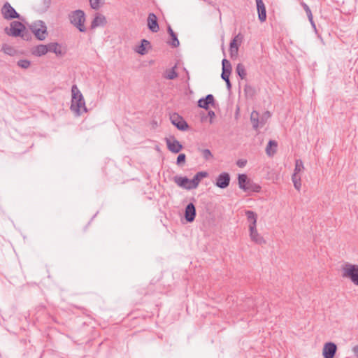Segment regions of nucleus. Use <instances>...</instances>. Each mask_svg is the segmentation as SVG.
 <instances>
[{"label": "nucleus", "instance_id": "obj_1", "mask_svg": "<svg viewBox=\"0 0 358 358\" xmlns=\"http://www.w3.org/2000/svg\"><path fill=\"white\" fill-rule=\"evenodd\" d=\"M71 110L76 112L78 115L82 114L81 109H83V112H87L84 97L76 85H73L71 87Z\"/></svg>", "mask_w": 358, "mask_h": 358}, {"label": "nucleus", "instance_id": "obj_2", "mask_svg": "<svg viewBox=\"0 0 358 358\" xmlns=\"http://www.w3.org/2000/svg\"><path fill=\"white\" fill-rule=\"evenodd\" d=\"M70 22L75 26L80 32H85L86 27L85 26V14L80 9L72 11L69 15Z\"/></svg>", "mask_w": 358, "mask_h": 358}, {"label": "nucleus", "instance_id": "obj_3", "mask_svg": "<svg viewBox=\"0 0 358 358\" xmlns=\"http://www.w3.org/2000/svg\"><path fill=\"white\" fill-rule=\"evenodd\" d=\"M343 278H347L358 286V265L345 264L343 267Z\"/></svg>", "mask_w": 358, "mask_h": 358}, {"label": "nucleus", "instance_id": "obj_4", "mask_svg": "<svg viewBox=\"0 0 358 358\" xmlns=\"http://www.w3.org/2000/svg\"><path fill=\"white\" fill-rule=\"evenodd\" d=\"M29 28L38 40L43 41L45 39L48 35L47 27L43 21H36L29 27Z\"/></svg>", "mask_w": 358, "mask_h": 358}, {"label": "nucleus", "instance_id": "obj_5", "mask_svg": "<svg viewBox=\"0 0 358 358\" xmlns=\"http://www.w3.org/2000/svg\"><path fill=\"white\" fill-rule=\"evenodd\" d=\"M10 28H5V32L8 35L13 37H17L22 35V32L25 31V26L19 21H13L10 24Z\"/></svg>", "mask_w": 358, "mask_h": 358}, {"label": "nucleus", "instance_id": "obj_6", "mask_svg": "<svg viewBox=\"0 0 358 358\" xmlns=\"http://www.w3.org/2000/svg\"><path fill=\"white\" fill-rule=\"evenodd\" d=\"M170 120L172 124L180 131H184L189 129L187 122L177 113H173L170 115Z\"/></svg>", "mask_w": 358, "mask_h": 358}, {"label": "nucleus", "instance_id": "obj_7", "mask_svg": "<svg viewBox=\"0 0 358 358\" xmlns=\"http://www.w3.org/2000/svg\"><path fill=\"white\" fill-rule=\"evenodd\" d=\"M1 13L6 20L20 19V15L11 6L8 2H6L2 8Z\"/></svg>", "mask_w": 358, "mask_h": 358}, {"label": "nucleus", "instance_id": "obj_8", "mask_svg": "<svg viewBox=\"0 0 358 358\" xmlns=\"http://www.w3.org/2000/svg\"><path fill=\"white\" fill-rule=\"evenodd\" d=\"M167 148L173 153H178L182 149V145L173 136L165 138Z\"/></svg>", "mask_w": 358, "mask_h": 358}, {"label": "nucleus", "instance_id": "obj_9", "mask_svg": "<svg viewBox=\"0 0 358 358\" xmlns=\"http://www.w3.org/2000/svg\"><path fill=\"white\" fill-rule=\"evenodd\" d=\"M215 100L214 96L211 94H207L205 97H201L197 101V106L199 108L208 110L210 106L215 107Z\"/></svg>", "mask_w": 358, "mask_h": 358}, {"label": "nucleus", "instance_id": "obj_10", "mask_svg": "<svg viewBox=\"0 0 358 358\" xmlns=\"http://www.w3.org/2000/svg\"><path fill=\"white\" fill-rule=\"evenodd\" d=\"M337 352V345L333 342H327L324 345L322 356L324 358H333Z\"/></svg>", "mask_w": 358, "mask_h": 358}, {"label": "nucleus", "instance_id": "obj_11", "mask_svg": "<svg viewBox=\"0 0 358 358\" xmlns=\"http://www.w3.org/2000/svg\"><path fill=\"white\" fill-rule=\"evenodd\" d=\"M230 180L229 173L222 172L217 177L215 185L220 189H225L229 185Z\"/></svg>", "mask_w": 358, "mask_h": 358}, {"label": "nucleus", "instance_id": "obj_12", "mask_svg": "<svg viewBox=\"0 0 358 358\" xmlns=\"http://www.w3.org/2000/svg\"><path fill=\"white\" fill-rule=\"evenodd\" d=\"M196 215V207L193 203H189L185 209L184 217L187 222H194Z\"/></svg>", "mask_w": 358, "mask_h": 358}, {"label": "nucleus", "instance_id": "obj_13", "mask_svg": "<svg viewBox=\"0 0 358 358\" xmlns=\"http://www.w3.org/2000/svg\"><path fill=\"white\" fill-rule=\"evenodd\" d=\"M173 181L177 184L178 186L183 189L187 190L194 189L190 188V187H192L191 180L189 179L187 176H176L173 177Z\"/></svg>", "mask_w": 358, "mask_h": 358}, {"label": "nucleus", "instance_id": "obj_14", "mask_svg": "<svg viewBox=\"0 0 358 358\" xmlns=\"http://www.w3.org/2000/svg\"><path fill=\"white\" fill-rule=\"evenodd\" d=\"M147 21L148 27L152 32L156 33L159 30L157 17L155 13H149Z\"/></svg>", "mask_w": 358, "mask_h": 358}, {"label": "nucleus", "instance_id": "obj_15", "mask_svg": "<svg viewBox=\"0 0 358 358\" xmlns=\"http://www.w3.org/2000/svg\"><path fill=\"white\" fill-rule=\"evenodd\" d=\"M232 70L230 62L224 58L222 61V73L221 78L222 80L229 78Z\"/></svg>", "mask_w": 358, "mask_h": 358}, {"label": "nucleus", "instance_id": "obj_16", "mask_svg": "<svg viewBox=\"0 0 358 358\" xmlns=\"http://www.w3.org/2000/svg\"><path fill=\"white\" fill-rule=\"evenodd\" d=\"M257 10L258 13V19L261 22H264L266 20V10L264 3L262 0H255Z\"/></svg>", "mask_w": 358, "mask_h": 358}, {"label": "nucleus", "instance_id": "obj_17", "mask_svg": "<svg viewBox=\"0 0 358 358\" xmlns=\"http://www.w3.org/2000/svg\"><path fill=\"white\" fill-rule=\"evenodd\" d=\"M245 215L249 222V231H252L254 227H257V214L252 210H246Z\"/></svg>", "mask_w": 358, "mask_h": 358}, {"label": "nucleus", "instance_id": "obj_18", "mask_svg": "<svg viewBox=\"0 0 358 358\" xmlns=\"http://www.w3.org/2000/svg\"><path fill=\"white\" fill-rule=\"evenodd\" d=\"M251 179L248 178V176L245 173H240L238 175V183L241 189L247 192V188Z\"/></svg>", "mask_w": 358, "mask_h": 358}, {"label": "nucleus", "instance_id": "obj_19", "mask_svg": "<svg viewBox=\"0 0 358 358\" xmlns=\"http://www.w3.org/2000/svg\"><path fill=\"white\" fill-rule=\"evenodd\" d=\"M107 23L104 15L97 13L91 23V29H95L98 27H103Z\"/></svg>", "mask_w": 358, "mask_h": 358}, {"label": "nucleus", "instance_id": "obj_20", "mask_svg": "<svg viewBox=\"0 0 358 358\" xmlns=\"http://www.w3.org/2000/svg\"><path fill=\"white\" fill-rule=\"evenodd\" d=\"M151 45L149 41L142 39L140 45L135 48V51L141 55H145L148 53V49H150Z\"/></svg>", "mask_w": 358, "mask_h": 358}, {"label": "nucleus", "instance_id": "obj_21", "mask_svg": "<svg viewBox=\"0 0 358 358\" xmlns=\"http://www.w3.org/2000/svg\"><path fill=\"white\" fill-rule=\"evenodd\" d=\"M208 176V173L206 171H199V172H197L194 175L193 178L191 180L192 187H190V188L196 189L198 187L200 181L203 178H206Z\"/></svg>", "mask_w": 358, "mask_h": 358}, {"label": "nucleus", "instance_id": "obj_22", "mask_svg": "<svg viewBox=\"0 0 358 358\" xmlns=\"http://www.w3.org/2000/svg\"><path fill=\"white\" fill-rule=\"evenodd\" d=\"M48 52L55 53L57 56H64L65 52L62 50V45L58 43H50L47 44Z\"/></svg>", "mask_w": 358, "mask_h": 358}, {"label": "nucleus", "instance_id": "obj_23", "mask_svg": "<svg viewBox=\"0 0 358 358\" xmlns=\"http://www.w3.org/2000/svg\"><path fill=\"white\" fill-rule=\"evenodd\" d=\"M48 52V45L39 44L34 47L31 50V54L36 57H41L45 55Z\"/></svg>", "mask_w": 358, "mask_h": 358}, {"label": "nucleus", "instance_id": "obj_24", "mask_svg": "<svg viewBox=\"0 0 358 358\" xmlns=\"http://www.w3.org/2000/svg\"><path fill=\"white\" fill-rule=\"evenodd\" d=\"M240 34H238L236 37H234L229 43V51H230V56L231 58L236 57L238 52V46L239 45L237 43V38Z\"/></svg>", "mask_w": 358, "mask_h": 358}, {"label": "nucleus", "instance_id": "obj_25", "mask_svg": "<svg viewBox=\"0 0 358 358\" xmlns=\"http://www.w3.org/2000/svg\"><path fill=\"white\" fill-rule=\"evenodd\" d=\"M250 231V237L253 242H255V243L259 244V245L265 243L266 241H265L264 238L258 233V231L257 230V227H254L252 231Z\"/></svg>", "mask_w": 358, "mask_h": 358}, {"label": "nucleus", "instance_id": "obj_26", "mask_svg": "<svg viewBox=\"0 0 358 358\" xmlns=\"http://www.w3.org/2000/svg\"><path fill=\"white\" fill-rule=\"evenodd\" d=\"M278 143L275 140H270L266 147V153L268 157H273L277 152Z\"/></svg>", "mask_w": 358, "mask_h": 358}, {"label": "nucleus", "instance_id": "obj_27", "mask_svg": "<svg viewBox=\"0 0 358 358\" xmlns=\"http://www.w3.org/2000/svg\"><path fill=\"white\" fill-rule=\"evenodd\" d=\"M259 114L258 112L255 111V110H253L251 113V115H250V121L252 124V127L255 129H257L259 126V124L262 126L263 124H264V120L263 118L261 119V121H259Z\"/></svg>", "mask_w": 358, "mask_h": 358}, {"label": "nucleus", "instance_id": "obj_28", "mask_svg": "<svg viewBox=\"0 0 358 358\" xmlns=\"http://www.w3.org/2000/svg\"><path fill=\"white\" fill-rule=\"evenodd\" d=\"M301 5L303 7V8L304 9V10L306 11V15L308 18V20L310 22L312 27L315 30H316V26H315V22L313 20V14H312L310 7L304 2H301Z\"/></svg>", "mask_w": 358, "mask_h": 358}, {"label": "nucleus", "instance_id": "obj_29", "mask_svg": "<svg viewBox=\"0 0 358 358\" xmlns=\"http://www.w3.org/2000/svg\"><path fill=\"white\" fill-rule=\"evenodd\" d=\"M236 72L241 80L245 79L247 73L245 66L243 64L239 63L237 64Z\"/></svg>", "mask_w": 358, "mask_h": 358}, {"label": "nucleus", "instance_id": "obj_30", "mask_svg": "<svg viewBox=\"0 0 358 358\" xmlns=\"http://www.w3.org/2000/svg\"><path fill=\"white\" fill-rule=\"evenodd\" d=\"M176 68H177V65L176 64L170 70L166 71L164 78L168 80H173V79L176 78L178 76V74L176 71Z\"/></svg>", "mask_w": 358, "mask_h": 358}, {"label": "nucleus", "instance_id": "obj_31", "mask_svg": "<svg viewBox=\"0 0 358 358\" xmlns=\"http://www.w3.org/2000/svg\"><path fill=\"white\" fill-rule=\"evenodd\" d=\"M261 186L255 182H254L252 180H250V182L248 184V187L247 188V192H259L261 191Z\"/></svg>", "mask_w": 358, "mask_h": 358}, {"label": "nucleus", "instance_id": "obj_32", "mask_svg": "<svg viewBox=\"0 0 358 358\" xmlns=\"http://www.w3.org/2000/svg\"><path fill=\"white\" fill-rule=\"evenodd\" d=\"M1 50L6 55L13 56L15 54L16 50L10 45L8 44H3Z\"/></svg>", "mask_w": 358, "mask_h": 358}, {"label": "nucleus", "instance_id": "obj_33", "mask_svg": "<svg viewBox=\"0 0 358 358\" xmlns=\"http://www.w3.org/2000/svg\"><path fill=\"white\" fill-rule=\"evenodd\" d=\"M171 41L167 43L171 45L173 48H178L180 45L179 40L178 38V36L176 33L170 35Z\"/></svg>", "mask_w": 358, "mask_h": 358}, {"label": "nucleus", "instance_id": "obj_34", "mask_svg": "<svg viewBox=\"0 0 358 358\" xmlns=\"http://www.w3.org/2000/svg\"><path fill=\"white\" fill-rule=\"evenodd\" d=\"M90 6L94 10H98L103 3V0H89Z\"/></svg>", "mask_w": 358, "mask_h": 358}, {"label": "nucleus", "instance_id": "obj_35", "mask_svg": "<svg viewBox=\"0 0 358 358\" xmlns=\"http://www.w3.org/2000/svg\"><path fill=\"white\" fill-rule=\"evenodd\" d=\"M17 66L22 69H27L31 65V62L28 59H20L17 63Z\"/></svg>", "mask_w": 358, "mask_h": 358}, {"label": "nucleus", "instance_id": "obj_36", "mask_svg": "<svg viewBox=\"0 0 358 358\" xmlns=\"http://www.w3.org/2000/svg\"><path fill=\"white\" fill-rule=\"evenodd\" d=\"M186 162V155L184 153H180L177 157L176 164L179 166H182Z\"/></svg>", "mask_w": 358, "mask_h": 358}, {"label": "nucleus", "instance_id": "obj_37", "mask_svg": "<svg viewBox=\"0 0 358 358\" xmlns=\"http://www.w3.org/2000/svg\"><path fill=\"white\" fill-rule=\"evenodd\" d=\"M292 182L294 183V187L297 190H299L300 187H301V178H297L296 173H294V174L292 175Z\"/></svg>", "mask_w": 358, "mask_h": 358}, {"label": "nucleus", "instance_id": "obj_38", "mask_svg": "<svg viewBox=\"0 0 358 358\" xmlns=\"http://www.w3.org/2000/svg\"><path fill=\"white\" fill-rule=\"evenodd\" d=\"M201 152H202L203 157L206 160H209L210 159H212L213 157V156L209 149H203V150H201Z\"/></svg>", "mask_w": 358, "mask_h": 358}, {"label": "nucleus", "instance_id": "obj_39", "mask_svg": "<svg viewBox=\"0 0 358 358\" xmlns=\"http://www.w3.org/2000/svg\"><path fill=\"white\" fill-rule=\"evenodd\" d=\"M303 169V164L301 160L297 159L296 160L295 163V169H294V173H296V175L301 171V169Z\"/></svg>", "mask_w": 358, "mask_h": 358}, {"label": "nucleus", "instance_id": "obj_40", "mask_svg": "<svg viewBox=\"0 0 358 358\" xmlns=\"http://www.w3.org/2000/svg\"><path fill=\"white\" fill-rule=\"evenodd\" d=\"M25 41H29L31 38V34L29 33L28 31H24L22 32V35L20 36Z\"/></svg>", "mask_w": 358, "mask_h": 358}, {"label": "nucleus", "instance_id": "obj_41", "mask_svg": "<svg viewBox=\"0 0 358 358\" xmlns=\"http://www.w3.org/2000/svg\"><path fill=\"white\" fill-rule=\"evenodd\" d=\"M246 164H247V160L246 159H238L236 162V165L238 167H241V168H243V167L245 166Z\"/></svg>", "mask_w": 358, "mask_h": 358}, {"label": "nucleus", "instance_id": "obj_42", "mask_svg": "<svg viewBox=\"0 0 358 358\" xmlns=\"http://www.w3.org/2000/svg\"><path fill=\"white\" fill-rule=\"evenodd\" d=\"M245 303L248 306V308H253L255 306L254 301L250 298L246 299Z\"/></svg>", "mask_w": 358, "mask_h": 358}, {"label": "nucleus", "instance_id": "obj_43", "mask_svg": "<svg viewBox=\"0 0 358 358\" xmlns=\"http://www.w3.org/2000/svg\"><path fill=\"white\" fill-rule=\"evenodd\" d=\"M208 116L210 117V123H213V118H214L215 117V112L213 110H209L208 109Z\"/></svg>", "mask_w": 358, "mask_h": 358}, {"label": "nucleus", "instance_id": "obj_44", "mask_svg": "<svg viewBox=\"0 0 358 358\" xmlns=\"http://www.w3.org/2000/svg\"><path fill=\"white\" fill-rule=\"evenodd\" d=\"M224 80L225 81L226 83V86H227V88L229 91V93H231V81L229 80V78H227V79H224Z\"/></svg>", "mask_w": 358, "mask_h": 358}, {"label": "nucleus", "instance_id": "obj_45", "mask_svg": "<svg viewBox=\"0 0 358 358\" xmlns=\"http://www.w3.org/2000/svg\"><path fill=\"white\" fill-rule=\"evenodd\" d=\"M43 6H44V9L46 10H48L50 6V4H51V0H43Z\"/></svg>", "mask_w": 358, "mask_h": 358}, {"label": "nucleus", "instance_id": "obj_46", "mask_svg": "<svg viewBox=\"0 0 358 358\" xmlns=\"http://www.w3.org/2000/svg\"><path fill=\"white\" fill-rule=\"evenodd\" d=\"M245 92L246 94H248L251 93V95H252V93H253V89L252 88V87H250L249 85H245Z\"/></svg>", "mask_w": 358, "mask_h": 358}, {"label": "nucleus", "instance_id": "obj_47", "mask_svg": "<svg viewBox=\"0 0 358 358\" xmlns=\"http://www.w3.org/2000/svg\"><path fill=\"white\" fill-rule=\"evenodd\" d=\"M352 350L355 357H356V358H358V345H355L352 348Z\"/></svg>", "mask_w": 358, "mask_h": 358}, {"label": "nucleus", "instance_id": "obj_48", "mask_svg": "<svg viewBox=\"0 0 358 358\" xmlns=\"http://www.w3.org/2000/svg\"><path fill=\"white\" fill-rule=\"evenodd\" d=\"M271 117V113L269 111H266L264 114V117H262V118H263L264 120V122H265V120H266L267 118L270 117Z\"/></svg>", "mask_w": 358, "mask_h": 358}, {"label": "nucleus", "instance_id": "obj_49", "mask_svg": "<svg viewBox=\"0 0 358 358\" xmlns=\"http://www.w3.org/2000/svg\"><path fill=\"white\" fill-rule=\"evenodd\" d=\"M167 31L169 35H171L175 33L170 25H169L167 27Z\"/></svg>", "mask_w": 358, "mask_h": 358}, {"label": "nucleus", "instance_id": "obj_50", "mask_svg": "<svg viewBox=\"0 0 358 358\" xmlns=\"http://www.w3.org/2000/svg\"><path fill=\"white\" fill-rule=\"evenodd\" d=\"M333 358H335V357H333Z\"/></svg>", "mask_w": 358, "mask_h": 358}]
</instances>
